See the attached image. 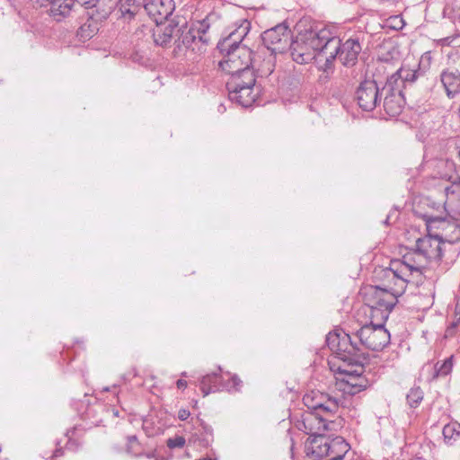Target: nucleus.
I'll return each mask as SVG.
<instances>
[{"mask_svg":"<svg viewBox=\"0 0 460 460\" xmlns=\"http://www.w3.org/2000/svg\"><path fill=\"white\" fill-rule=\"evenodd\" d=\"M418 75L419 74L417 70H412L407 67H401L390 77H388L387 81L402 90L406 84H411L415 82Z\"/></svg>","mask_w":460,"mask_h":460,"instance_id":"24","label":"nucleus"},{"mask_svg":"<svg viewBox=\"0 0 460 460\" xmlns=\"http://www.w3.org/2000/svg\"><path fill=\"white\" fill-rule=\"evenodd\" d=\"M424 393L420 387H412L406 395L407 403L411 408H417L422 402Z\"/></svg>","mask_w":460,"mask_h":460,"instance_id":"29","label":"nucleus"},{"mask_svg":"<svg viewBox=\"0 0 460 460\" xmlns=\"http://www.w3.org/2000/svg\"><path fill=\"white\" fill-rule=\"evenodd\" d=\"M250 29V22L242 20L234 31L217 43V49L224 56L219 62V66L231 77L243 76L245 71H252V51L245 45L241 44Z\"/></svg>","mask_w":460,"mask_h":460,"instance_id":"2","label":"nucleus"},{"mask_svg":"<svg viewBox=\"0 0 460 460\" xmlns=\"http://www.w3.org/2000/svg\"><path fill=\"white\" fill-rule=\"evenodd\" d=\"M328 36L324 44V69L331 68L335 58H339L341 63L348 67L354 66L358 62V58L362 50L358 38H349L341 43L340 38L333 36L328 29Z\"/></svg>","mask_w":460,"mask_h":460,"instance_id":"4","label":"nucleus"},{"mask_svg":"<svg viewBox=\"0 0 460 460\" xmlns=\"http://www.w3.org/2000/svg\"><path fill=\"white\" fill-rule=\"evenodd\" d=\"M378 274L382 283L378 286L371 287V290L375 294L383 296L390 295L397 299L404 293L406 284L410 281L405 276L404 271L400 270L398 266L394 267L393 262L389 268L382 269Z\"/></svg>","mask_w":460,"mask_h":460,"instance_id":"7","label":"nucleus"},{"mask_svg":"<svg viewBox=\"0 0 460 460\" xmlns=\"http://www.w3.org/2000/svg\"><path fill=\"white\" fill-rule=\"evenodd\" d=\"M290 38V30L284 23L265 31L261 35L263 44L270 51L269 53L275 55L282 53L286 49Z\"/></svg>","mask_w":460,"mask_h":460,"instance_id":"14","label":"nucleus"},{"mask_svg":"<svg viewBox=\"0 0 460 460\" xmlns=\"http://www.w3.org/2000/svg\"><path fill=\"white\" fill-rule=\"evenodd\" d=\"M356 336L363 346L371 350H382L390 343V333L381 323L366 324Z\"/></svg>","mask_w":460,"mask_h":460,"instance_id":"9","label":"nucleus"},{"mask_svg":"<svg viewBox=\"0 0 460 460\" xmlns=\"http://www.w3.org/2000/svg\"><path fill=\"white\" fill-rule=\"evenodd\" d=\"M445 209L450 217L460 220V176L458 181L445 188Z\"/></svg>","mask_w":460,"mask_h":460,"instance_id":"22","label":"nucleus"},{"mask_svg":"<svg viewBox=\"0 0 460 460\" xmlns=\"http://www.w3.org/2000/svg\"><path fill=\"white\" fill-rule=\"evenodd\" d=\"M145 1L146 0H116V4L111 12L116 5H119V10L122 17L131 19L142 10Z\"/></svg>","mask_w":460,"mask_h":460,"instance_id":"26","label":"nucleus"},{"mask_svg":"<svg viewBox=\"0 0 460 460\" xmlns=\"http://www.w3.org/2000/svg\"><path fill=\"white\" fill-rule=\"evenodd\" d=\"M113 415L114 416H119V411L117 410H113Z\"/></svg>","mask_w":460,"mask_h":460,"instance_id":"40","label":"nucleus"},{"mask_svg":"<svg viewBox=\"0 0 460 460\" xmlns=\"http://www.w3.org/2000/svg\"><path fill=\"white\" fill-rule=\"evenodd\" d=\"M389 219H390V216H388L385 221V224L388 225L389 224Z\"/></svg>","mask_w":460,"mask_h":460,"instance_id":"39","label":"nucleus"},{"mask_svg":"<svg viewBox=\"0 0 460 460\" xmlns=\"http://www.w3.org/2000/svg\"><path fill=\"white\" fill-rule=\"evenodd\" d=\"M396 303L397 300L394 296H383L372 292V298L368 302L370 324L381 323V326L385 327V323Z\"/></svg>","mask_w":460,"mask_h":460,"instance_id":"13","label":"nucleus"},{"mask_svg":"<svg viewBox=\"0 0 460 460\" xmlns=\"http://www.w3.org/2000/svg\"><path fill=\"white\" fill-rule=\"evenodd\" d=\"M356 100L358 106L366 111H371L381 103V91L374 80H365L360 83L356 91Z\"/></svg>","mask_w":460,"mask_h":460,"instance_id":"16","label":"nucleus"},{"mask_svg":"<svg viewBox=\"0 0 460 460\" xmlns=\"http://www.w3.org/2000/svg\"><path fill=\"white\" fill-rule=\"evenodd\" d=\"M341 400L329 394L311 391L303 397V402L308 409L298 421L297 428L310 437L323 435L331 430L334 421L332 418L337 413Z\"/></svg>","mask_w":460,"mask_h":460,"instance_id":"1","label":"nucleus"},{"mask_svg":"<svg viewBox=\"0 0 460 460\" xmlns=\"http://www.w3.org/2000/svg\"><path fill=\"white\" fill-rule=\"evenodd\" d=\"M391 27L394 30H401L404 25L403 20L400 16H393L390 18Z\"/></svg>","mask_w":460,"mask_h":460,"instance_id":"32","label":"nucleus"},{"mask_svg":"<svg viewBox=\"0 0 460 460\" xmlns=\"http://www.w3.org/2000/svg\"><path fill=\"white\" fill-rule=\"evenodd\" d=\"M457 114H458V116H459V118H460V106L458 107Z\"/></svg>","mask_w":460,"mask_h":460,"instance_id":"41","label":"nucleus"},{"mask_svg":"<svg viewBox=\"0 0 460 460\" xmlns=\"http://www.w3.org/2000/svg\"><path fill=\"white\" fill-rule=\"evenodd\" d=\"M417 251L429 262H438L447 252V245L438 233L429 234L416 241Z\"/></svg>","mask_w":460,"mask_h":460,"instance_id":"11","label":"nucleus"},{"mask_svg":"<svg viewBox=\"0 0 460 460\" xmlns=\"http://www.w3.org/2000/svg\"><path fill=\"white\" fill-rule=\"evenodd\" d=\"M339 371L342 375V377L340 378L339 385L346 394L354 395L369 385L368 380L362 376L364 371L362 365H357L353 370L340 367Z\"/></svg>","mask_w":460,"mask_h":460,"instance_id":"12","label":"nucleus"},{"mask_svg":"<svg viewBox=\"0 0 460 460\" xmlns=\"http://www.w3.org/2000/svg\"><path fill=\"white\" fill-rule=\"evenodd\" d=\"M429 261L420 255L417 248L412 252H408L402 256L401 261H393L394 267L398 266L400 270L404 271L407 278L413 273H420L421 270L426 267Z\"/></svg>","mask_w":460,"mask_h":460,"instance_id":"21","label":"nucleus"},{"mask_svg":"<svg viewBox=\"0 0 460 460\" xmlns=\"http://www.w3.org/2000/svg\"><path fill=\"white\" fill-rule=\"evenodd\" d=\"M181 21L184 25L183 34L178 39L176 53L190 54V59H195L196 54H201L205 50L204 47L208 41L205 35L209 29V23L205 19L190 27L184 19Z\"/></svg>","mask_w":460,"mask_h":460,"instance_id":"5","label":"nucleus"},{"mask_svg":"<svg viewBox=\"0 0 460 460\" xmlns=\"http://www.w3.org/2000/svg\"><path fill=\"white\" fill-rule=\"evenodd\" d=\"M176 385L179 389H184L187 387V381L183 380V379H179L177 382H176Z\"/></svg>","mask_w":460,"mask_h":460,"instance_id":"35","label":"nucleus"},{"mask_svg":"<svg viewBox=\"0 0 460 460\" xmlns=\"http://www.w3.org/2000/svg\"><path fill=\"white\" fill-rule=\"evenodd\" d=\"M190 415V412L189 410L186 409H181L178 412V418L181 420H186Z\"/></svg>","mask_w":460,"mask_h":460,"instance_id":"34","label":"nucleus"},{"mask_svg":"<svg viewBox=\"0 0 460 460\" xmlns=\"http://www.w3.org/2000/svg\"><path fill=\"white\" fill-rule=\"evenodd\" d=\"M229 100L242 107H250L255 102L259 94V87L256 86V78L253 71H245L243 76L234 75L226 83Z\"/></svg>","mask_w":460,"mask_h":460,"instance_id":"6","label":"nucleus"},{"mask_svg":"<svg viewBox=\"0 0 460 460\" xmlns=\"http://www.w3.org/2000/svg\"><path fill=\"white\" fill-rule=\"evenodd\" d=\"M128 442L129 443L137 442V437L136 436L129 437Z\"/></svg>","mask_w":460,"mask_h":460,"instance_id":"37","label":"nucleus"},{"mask_svg":"<svg viewBox=\"0 0 460 460\" xmlns=\"http://www.w3.org/2000/svg\"><path fill=\"white\" fill-rule=\"evenodd\" d=\"M326 341L332 349H336L340 358L344 361H350V356L359 350L357 343H354L351 341V337L347 333H343L342 337H341L337 333L330 332L327 335Z\"/></svg>","mask_w":460,"mask_h":460,"instance_id":"20","label":"nucleus"},{"mask_svg":"<svg viewBox=\"0 0 460 460\" xmlns=\"http://www.w3.org/2000/svg\"><path fill=\"white\" fill-rule=\"evenodd\" d=\"M441 83L449 98L455 97L460 92V74L457 72L445 71L440 75Z\"/></svg>","mask_w":460,"mask_h":460,"instance_id":"25","label":"nucleus"},{"mask_svg":"<svg viewBox=\"0 0 460 460\" xmlns=\"http://www.w3.org/2000/svg\"><path fill=\"white\" fill-rule=\"evenodd\" d=\"M174 9L173 0H146L142 8L156 24L169 21Z\"/></svg>","mask_w":460,"mask_h":460,"instance_id":"18","label":"nucleus"},{"mask_svg":"<svg viewBox=\"0 0 460 460\" xmlns=\"http://www.w3.org/2000/svg\"><path fill=\"white\" fill-rule=\"evenodd\" d=\"M225 110H226V108L222 104L218 107L219 112H223Z\"/></svg>","mask_w":460,"mask_h":460,"instance_id":"38","label":"nucleus"},{"mask_svg":"<svg viewBox=\"0 0 460 460\" xmlns=\"http://www.w3.org/2000/svg\"><path fill=\"white\" fill-rule=\"evenodd\" d=\"M327 37L326 28L299 34L289 46L292 59L297 64H308L314 58L324 59L323 50Z\"/></svg>","mask_w":460,"mask_h":460,"instance_id":"3","label":"nucleus"},{"mask_svg":"<svg viewBox=\"0 0 460 460\" xmlns=\"http://www.w3.org/2000/svg\"><path fill=\"white\" fill-rule=\"evenodd\" d=\"M276 65V55L273 53H267L258 56V59H255L251 70H253L255 77H267L270 75Z\"/></svg>","mask_w":460,"mask_h":460,"instance_id":"23","label":"nucleus"},{"mask_svg":"<svg viewBox=\"0 0 460 460\" xmlns=\"http://www.w3.org/2000/svg\"><path fill=\"white\" fill-rule=\"evenodd\" d=\"M63 455V449L62 448H58L55 450L53 456H51V458H55V457H58L60 456Z\"/></svg>","mask_w":460,"mask_h":460,"instance_id":"36","label":"nucleus"},{"mask_svg":"<svg viewBox=\"0 0 460 460\" xmlns=\"http://www.w3.org/2000/svg\"><path fill=\"white\" fill-rule=\"evenodd\" d=\"M428 231L441 230L438 233L447 247L452 248L453 243L460 241V225L447 221L439 217H429L426 219Z\"/></svg>","mask_w":460,"mask_h":460,"instance_id":"15","label":"nucleus"},{"mask_svg":"<svg viewBox=\"0 0 460 460\" xmlns=\"http://www.w3.org/2000/svg\"><path fill=\"white\" fill-rule=\"evenodd\" d=\"M333 452L328 456L327 460H342L346 453L349 450V445L341 437H335L332 446Z\"/></svg>","mask_w":460,"mask_h":460,"instance_id":"27","label":"nucleus"},{"mask_svg":"<svg viewBox=\"0 0 460 460\" xmlns=\"http://www.w3.org/2000/svg\"><path fill=\"white\" fill-rule=\"evenodd\" d=\"M187 376V373L186 372H182L181 373V376Z\"/></svg>","mask_w":460,"mask_h":460,"instance_id":"42","label":"nucleus"},{"mask_svg":"<svg viewBox=\"0 0 460 460\" xmlns=\"http://www.w3.org/2000/svg\"><path fill=\"white\" fill-rule=\"evenodd\" d=\"M183 28L181 19L175 21L172 19L164 23L156 24L152 31V37L155 45L162 48H168L173 46L172 54L175 58H185L190 59V54H177L176 47L178 39L181 38L183 34Z\"/></svg>","mask_w":460,"mask_h":460,"instance_id":"8","label":"nucleus"},{"mask_svg":"<svg viewBox=\"0 0 460 460\" xmlns=\"http://www.w3.org/2000/svg\"><path fill=\"white\" fill-rule=\"evenodd\" d=\"M221 368L218 367V372L204 375L199 381V387L203 396H208L211 393L219 391H227L229 393L240 391L242 381L240 378L234 375L226 383L223 381V376L220 374Z\"/></svg>","mask_w":460,"mask_h":460,"instance_id":"10","label":"nucleus"},{"mask_svg":"<svg viewBox=\"0 0 460 460\" xmlns=\"http://www.w3.org/2000/svg\"><path fill=\"white\" fill-rule=\"evenodd\" d=\"M333 443L334 438H330L324 434L308 438L305 442L306 455L314 460H321L323 457L332 455Z\"/></svg>","mask_w":460,"mask_h":460,"instance_id":"19","label":"nucleus"},{"mask_svg":"<svg viewBox=\"0 0 460 460\" xmlns=\"http://www.w3.org/2000/svg\"><path fill=\"white\" fill-rule=\"evenodd\" d=\"M447 444H454L460 437V425L457 423L447 424L442 430Z\"/></svg>","mask_w":460,"mask_h":460,"instance_id":"28","label":"nucleus"},{"mask_svg":"<svg viewBox=\"0 0 460 460\" xmlns=\"http://www.w3.org/2000/svg\"><path fill=\"white\" fill-rule=\"evenodd\" d=\"M66 436L68 437V441L66 443V448L68 450H75L78 447L77 443L72 440L71 437L69 436V432L66 433Z\"/></svg>","mask_w":460,"mask_h":460,"instance_id":"33","label":"nucleus"},{"mask_svg":"<svg viewBox=\"0 0 460 460\" xmlns=\"http://www.w3.org/2000/svg\"><path fill=\"white\" fill-rule=\"evenodd\" d=\"M186 440L181 436H177L167 439L166 445L169 448H181L184 447Z\"/></svg>","mask_w":460,"mask_h":460,"instance_id":"31","label":"nucleus"},{"mask_svg":"<svg viewBox=\"0 0 460 460\" xmlns=\"http://www.w3.org/2000/svg\"><path fill=\"white\" fill-rule=\"evenodd\" d=\"M453 367V357H449L442 363L438 362L434 366V377L448 375Z\"/></svg>","mask_w":460,"mask_h":460,"instance_id":"30","label":"nucleus"},{"mask_svg":"<svg viewBox=\"0 0 460 460\" xmlns=\"http://www.w3.org/2000/svg\"><path fill=\"white\" fill-rule=\"evenodd\" d=\"M382 97L384 109L389 116L395 117L402 112L405 100L401 88L386 81L381 90Z\"/></svg>","mask_w":460,"mask_h":460,"instance_id":"17","label":"nucleus"}]
</instances>
